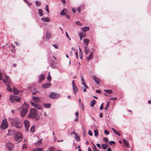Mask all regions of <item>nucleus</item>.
Instances as JSON below:
<instances>
[{
    "mask_svg": "<svg viewBox=\"0 0 151 151\" xmlns=\"http://www.w3.org/2000/svg\"><path fill=\"white\" fill-rule=\"evenodd\" d=\"M11 124L12 126L19 129L21 128L22 126L20 120L17 119H14L12 122Z\"/></svg>",
    "mask_w": 151,
    "mask_h": 151,
    "instance_id": "1",
    "label": "nucleus"
},
{
    "mask_svg": "<svg viewBox=\"0 0 151 151\" xmlns=\"http://www.w3.org/2000/svg\"><path fill=\"white\" fill-rule=\"evenodd\" d=\"M23 136L22 133L19 132H16L14 134V140L17 141L19 139V142H20L22 141V139L23 138Z\"/></svg>",
    "mask_w": 151,
    "mask_h": 151,
    "instance_id": "2",
    "label": "nucleus"
},
{
    "mask_svg": "<svg viewBox=\"0 0 151 151\" xmlns=\"http://www.w3.org/2000/svg\"><path fill=\"white\" fill-rule=\"evenodd\" d=\"M9 100L11 102L13 103L16 101L17 102H19L20 101V99L18 97V96H15L11 95Z\"/></svg>",
    "mask_w": 151,
    "mask_h": 151,
    "instance_id": "3",
    "label": "nucleus"
},
{
    "mask_svg": "<svg viewBox=\"0 0 151 151\" xmlns=\"http://www.w3.org/2000/svg\"><path fill=\"white\" fill-rule=\"evenodd\" d=\"M8 124L6 120L4 119L2 121L0 128L3 129H6L8 127Z\"/></svg>",
    "mask_w": 151,
    "mask_h": 151,
    "instance_id": "4",
    "label": "nucleus"
},
{
    "mask_svg": "<svg viewBox=\"0 0 151 151\" xmlns=\"http://www.w3.org/2000/svg\"><path fill=\"white\" fill-rule=\"evenodd\" d=\"M28 117L33 119L34 120H37L40 119L38 114H29Z\"/></svg>",
    "mask_w": 151,
    "mask_h": 151,
    "instance_id": "5",
    "label": "nucleus"
},
{
    "mask_svg": "<svg viewBox=\"0 0 151 151\" xmlns=\"http://www.w3.org/2000/svg\"><path fill=\"white\" fill-rule=\"evenodd\" d=\"M49 96L51 98L54 99L58 98L60 96V95L56 93L52 92L49 95Z\"/></svg>",
    "mask_w": 151,
    "mask_h": 151,
    "instance_id": "6",
    "label": "nucleus"
},
{
    "mask_svg": "<svg viewBox=\"0 0 151 151\" xmlns=\"http://www.w3.org/2000/svg\"><path fill=\"white\" fill-rule=\"evenodd\" d=\"M24 124L26 131L28 132L30 126V123L27 120H25L24 122Z\"/></svg>",
    "mask_w": 151,
    "mask_h": 151,
    "instance_id": "7",
    "label": "nucleus"
},
{
    "mask_svg": "<svg viewBox=\"0 0 151 151\" xmlns=\"http://www.w3.org/2000/svg\"><path fill=\"white\" fill-rule=\"evenodd\" d=\"M93 78L95 82L98 85H99L100 83V80L97 77L95 76L93 77Z\"/></svg>",
    "mask_w": 151,
    "mask_h": 151,
    "instance_id": "8",
    "label": "nucleus"
},
{
    "mask_svg": "<svg viewBox=\"0 0 151 151\" xmlns=\"http://www.w3.org/2000/svg\"><path fill=\"white\" fill-rule=\"evenodd\" d=\"M51 86V84L49 83H45L42 85V86L45 88H49Z\"/></svg>",
    "mask_w": 151,
    "mask_h": 151,
    "instance_id": "9",
    "label": "nucleus"
},
{
    "mask_svg": "<svg viewBox=\"0 0 151 151\" xmlns=\"http://www.w3.org/2000/svg\"><path fill=\"white\" fill-rule=\"evenodd\" d=\"M45 79V75L44 74H41L39 76V79L38 80V83H40L41 81Z\"/></svg>",
    "mask_w": 151,
    "mask_h": 151,
    "instance_id": "10",
    "label": "nucleus"
},
{
    "mask_svg": "<svg viewBox=\"0 0 151 151\" xmlns=\"http://www.w3.org/2000/svg\"><path fill=\"white\" fill-rule=\"evenodd\" d=\"M83 42L85 46L87 47L90 42V40L88 39H85L83 40Z\"/></svg>",
    "mask_w": 151,
    "mask_h": 151,
    "instance_id": "11",
    "label": "nucleus"
},
{
    "mask_svg": "<svg viewBox=\"0 0 151 151\" xmlns=\"http://www.w3.org/2000/svg\"><path fill=\"white\" fill-rule=\"evenodd\" d=\"M32 99L33 101L36 103L39 102V99L38 97H33Z\"/></svg>",
    "mask_w": 151,
    "mask_h": 151,
    "instance_id": "12",
    "label": "nucleus"
},
{
    "mask_svg": "<svg viewBox=\"0 0 151 151\" xmlns=\"http://www.w3.org/2000/svg\"><path fill=\"white\" fill-rule=\"evenodd\" d=\"M123 141L124 144L126 145L127 147L129 148V144L127 140L125 139H124L123 140Z\"/></svg>",
    "mask_w": 151,
    "mask_h": 151,
    "instance_id": "13",
    "label": "nucleus"
},
{
    "mask_svg": "<svg viewBox=\"0 0 151 151\" xmlns=\"http://www.w3.org/2000/svg\"><path fill=\"white\" fill-rule=\"evenodd\" d=\"M5 81L7 83H9L10 82V78L7 76H6L5 78Z\"/></svg>",
    "mask_w": 151,
    "mask_h": 151,
    "instance_id": "14",
    "label": "nucleus"
},
{
    "mask_svg": "<svg viewBox=\"0 0 151 151\" xmlns=\"http://www.w3.org/2000/svg\"><path fill=\"white\" fill-rule=\"evenodd\" d=\"M56 64L55 63V62H52L50 64V66L52 68H55L57 67Z\"/></svg>",
    "mask_w": 151,
    "mask_h": 151,
    "instance_id": "15",
    "label": "nucleus"
},
{
    "mask_svg": "<svg viewBox=\"0 0 151 151\" xmlns=\"http://www.w3.org/2000/svg\"><path fill=\"white\" fill-rule=\"evenodd\" d=\"M93 52H90L89 55L88 57H87L86 60L88 61L90 59H92L93 58Z\"/></svg>",
    "mask_w": 151,
    "mask_h": 151,
    "instance_id": "16",
    "label": "nucleus"
},
{
    "mask_svg": "<svg viewBox=\"0 0 151 151\" xmlns=\"http://www.w3.org/2000/svg\"><path fill=\"white\" fill-rule=\"evenodd\" d=\"M51 36L50 33L49 32H46V38L48 40Z\"/></svg>",
    "mask_w": 151,
    "mask_h": 151,
    "instance_id": "17",
    "label": "nucleus"
},
{
    "mask_svg": "<svg viewBox=\"0 0 151 151\" xmlns=\"http://www.w3.org/2000/svg\"><path fill=\"white\" fill-rule=\"evenodd\" d=\"M73 87V92L76 94L78 91V89L76 85Z\"/></svg>",
    "mask_w": 151,
    "mask_h": 151,
    "instance_id": "18",
    "label": "nucleus"
},
{
    "mask_svg": "<svg viewBox=\"0 0 151 151\" xmlns=\"http://www.w3.org/2000/svg\"><path fill=\"white\" fill-rule=\"evenodd\" d=\"M90 52V49L88 48L87 47H85V52L86 54H88Z\"/></svg>",
    "mask_w": 151,
    "mask_h": 151,
    "instance_id": "19",
    "label": "nucleus"
},
{
    "mask_svg": "<svg viewBox=\"0 0 151 151\" xmlns=\"http://www.w3.org/2000/svg\"><path fill=\"white\" fill-rule=\"evenodd\" d=\"M37 111L36 109L33 108L30 110V112L29 113H37Z\"/></svg>",
    "mask_w": 151,
    "mask_h": 151,
    "instance_id": "20",
    "label": "nucleus"
},
{
    "mask_svg": "<svg viewBox=\"0 0 151 151\" xmlns=\"http://www.w3.org/2000/svg\"><path fill=\"white\" fill-rule=\"evenodd\" d=\"M41 19L44 22H49L50 21V20L48 17H43Z\"/></svg>",
    "mask_w": 151,
    "mask_h": 151,
    "instance_id": "21",
    "label": "nucleus"
},
{
    "mask_svg": "<svg viewBox=\"0 0 151 151\" xmlns=\"http://www.w3.org/2000/svg\"><path fill=\"white\" fill-rule=\"evenodd\" d=\"M89 29L90 28L88 27H85L82 29V31L84 32H86L87 31H89Z\"/></svg>",
    "mask_w": 151,
    "mask_h": 151,
    "instance_id": "22",
    "label": "nucleus"
},
{
    "mask_svg": "<svg viewBox=\"0 0 151 151\" xmlns=\"http://www.w3.org/2000/svg\"><path fill=\"white\" fill-rule=\"evenodd\" d=\"M81 81H82L81 83H82V84L83 85V86L84 85H86V83L84 81L83 76V75L81 76Z\"/></svg>",
    "mask_w": 151,
    "mask_h": 151,
    "instance_id": "23",
    "label": "nucleus"
},
{
    "mask_svg": "<svg viewBox=\"0 0 151 151\" xmlns=\"http://www.w3.org/2000/svg\"><path fill=\"white\" fill-rule=\"evenodd\" d=\"M66 13V10L65 9H64L60 12V15H65Z\"/></svg>",
    "mask_w": 151,
    "mask_h": 151,
    "instance_id": "24",
    "label": "nucleus"
},
{
    "mask_svg": "<svg viewBox=\"0 0 151 151\" xmlns=\"http://www.w3.org/2000/svg\"><path fill=\"white\" fill-rule=\"evenodd\" d=\"M7 146L10 150H11V149L13 147V145L11 143L8 144Z\"/></svg>",
    "mask_w": 151,
    "mask_h": 151,
    "instance_id": "25",
    "label": "nucleus"
},
{
    "mask_svg": "<svg viewBox=\"0 0 151 151\" xmlns=\"http://www.w3.org/2000/svg\"><path fill=\"white\" fill-rule=\"evenodd\" d=\"M13 91L14 94H18L19 91L14 87L13 88Z\"/></svg>",
    "mask_w": 151,
    "mask_h": 151,
    "instance_id": "26",
    "label": "nucleus"
},
{
    "mask_svg": "<svg viewBox=\"0 0 151 151\" xmlns=\"http://www.w3.org/2000/svg\"><path fill=\"white\" fill-rule=\"evenodd\" d=\"M27 109H26L23 108L21 111V113H27Z\"/></svg>",
    "mask_w": 151,
    "mask_h": 151,
    "instance_id": "27",
    "label": "nucleus"
},
{
    "mask_svg": "<svg viewBox=\"0 0 151 151\" xmlns=\"http://www.w3.org/2000/svg\"><path fill=\"white\" fill-rule=\"evenodd\" d=\"M104 91L109 94L113 93V91L111 90H104Z\"/></svg>",
    "mask_w": 151,
    "mask_h": 151,
    "instance_id": "28",
    "label": "nucleus"
},
{
    "mask_svg": "<svg viewBox=\"0 0 151 151\" xmlns=\"http://www.w3.org/2000/svg\"><path fill=\"white\" fill-rule=\"evenodd\" d=\"M96 103V101L95 100H92L90 103V105L91 106H93Z\"/></svg>",
    "mask_w": 151,
    "mask_h": 151,
    "instance_id": "29",
    "label": "nucleus"
},
{
    "mask_svg": "<svg viewBox=\"0 0 151 151\" xmlns=\"http://www.w3.org/2000/svg\"><path fill=\"white\" fill-rule=\"evenodd\" d=\"M39 14L40 16H42L43 15V12L42 9H38Z\"/></svg>",
    "mask_w": 151,
    "mask_h": 151,
    "instance_id": "30",
    "label": "nucleus"
},
{
    "mask_svg": "<svg viewBox=\"0 0 151 151\" xmlns=\"http://www.w3.org/2000/svg\"><path fill=\"white\" fill-rule=\"evenodd\" d=\"M47 79L49 82H50L51 80L52 77L51 76L50 73H48V75L47 78Z\"/></svg>",
    "mask_w": 151,
    "mask_h": 151,
    "instance_id": "31",
    "label": "nucleus"
},
{
    "mask_svg": "<svg viewBox=\"0 0 151 151\" xmlns=\"http://www.w3.org/2000/svg\"><path fill=\"white\" fill-rule=\"evenodd\" d=\"M36 109H37L39 110H41L42 109V107L41 106L37 104V106L35 107Z\"/></svg>",
    "mask_w": 151,
    "mask_h": 151,
    "instance_id": "32",
    "label": "nucleus"
},
{
    "mask_svg": "<svg viewBox=\"0 0 151 151\" xmlns=\"http://www.w3.org/2000/svg\"><path fill=\"white\" fill-rule=\"evenodd\" d=\"M101 146L102 147L104 150L106 149L107 147V145H106L105 144H103Z\"/></svg>",
    "mask_w": 151,
    "mask_h": 151,
    "instance_id": "33",
    "label": "nucleus"
},
{
    "mask_svg": "<svg viewBox=\"0 0 151 151\" xmlns=\"http://www.w3.org/2000/svg\"><path fill=\"white\" fill-rule=\"evenodd\" d=\"M30 130L32 132H34L35 131V127L33 125L32 127H31L30 128Z\"/></svg>",
    "mask_w": 151,
    "mask_h": 151,
    "instance_id": "34",
    "label": "nucleus"
},
{
    "mask_svg": "<svg viewBox=\"0 0 151 151\" xmlns=\"http://www.w3.org/2000/svg\"><path fill=\"white\" fill-rule=\"evenodd\" d=\"M79 36L80 37H83L85 36V35L83 33L80 32L79 33Z\"/></svg>",
    "mask_w": 151,
    "mask_h": 151,
    "instance_id": "35",
    "label": "nucleus"
},
{
    "mask_svg": "<svg viewBox=\"0 0 151 151\" xmlns=\"http://www.w3.org/2000/svg\"><path fill=\"white\" fill-rule=\"evenodd\" d=\"M44 106L46 108H49L50 107L51 105L49 104H44Z\"/></svg>",
    "mask_w": 151,
    "mask_h": 151,
    "instance_id": "36",
    "label": "nucleus"
},
{
    "mask_svg": "<svg viewBox=\"0 0 151 151\" xmlns=\"http://www.w3.org/2000/svg\"><path fill=\"white\" fill-rule=\"evenodd\" d=\"M94 135L95 136H97L98 134V130L97 129H95L94 130Z\"/></svg>",
    "mask_w": 151,
    "mask_h": 151,
    "instance_id": "37",
    "label": "nucleus"
},
{
    "mask_svg": "<svg viewBox=\"0 0 151 151\" xmlns=\"http://www.w3.org/2000/svg\"><path fill=\"white\" fill-rule=\"evenodd\" d=\"M109 104L110 102L109 101L107 102V104H106V106L104 107L105 110H106L107 109V108H108V106L109 105Z\"/></svg>",
    "mask_w": 151,
    "mask_h": 151,
    "instance_id": "38",
    "label": "nucleus"
},
{
    "mask_svg": "<svg viewBox=\"0 0 151 151\" xmlns=\"http://www.w3.org/2000/svg\"><path fill=\"white\" fill-rule=\"evenodd\" d=\"M76 118L74 120V121L76 122H77L78 121V117L79 116V114H76Z\"/></svg>",
    "mask_w": 151,
    "mask_h": 151,
    "instance_id": "39",
    "label": "nucleus"
},
{
    "mask_svg": "<svg viewBox=\"0 0 151 151\" xmlns=\"http://www.w3.org/2000/svg\"><path fill=\"white\" fill-rule=\"evenodd\" d=\"M7 90L10 92H11L12 91V88L11 87L9 86L8 85L7 88Z\"/></svg>",
    "mask_w": 151,
    "mask_h": 151,
    "instance_id": "40",
    "label": "nucleus"
},
{
    "mask_svg": "<svg viewBox=\"0 0 151 151\" xmlns=\"http://www.w3.org/2000/svg\"><path fill=\"white\" fill-rule=\"evenodd\" d=\"M113 131H114V132L116 134L119 135V136H120V133L119 132H116V131L114 130V129H113V128H112Z\"/></svg>",
    "mask_w": 151,
    "mask_h": 151,
    "instance_id": "41",
    "label": "nucleus"
},
{
    "mask_svg": "<svg viewBox=\"0 0 151 151\" xmlns=\"http://www.w3.org/2000/svg\"><path fill=\"white\" fill-rule=\"evenodd\" d=\"M35 2L37 6H40L41 5V3L39 1H36Z\"/></svg>",
    "mask_w": 151,
    "mask_h": 151,
    "instance_id": "42",
    "label": "nucleus"
},
{
    "mask_svg": "<svg viewBox=\"0 0 151 151\" xmlns=\"http://www.w3.org/2000/svg\"><path fill=\"white\" fill-rule=\"evenodd\" d=\"M42 148H37L36 150L34 151H42Z\"/></svg>",
    "mask_w": 151,
    "mask_h": 151,
    "instance_id": "43",
    "label": "nucleus"
},
{
    "mask_svg": "<svg viewBox=\"0 0 151 151\" xmlns=\"http://www.w3.org/2000/svg\"><path fill=\"white\" fill-rule=\"evenodd\" d=\"M31 104L35 107L36 106H37V104H35V103L33 102L32 101H31Z\"/></svg>",
    "mask_w": 151,
    "mask_h": 151,
    "instance_id": "44",
    "label": "nucleus"
},
{
    "mask_svg": "<svg viewBox=\"0 0 151 151\" xmlns=\"http://www.w3.org/2000/svg\"><path fill=\"white\" fill-rule=\"evenodd\" d=\"M93 151H97V150H97V147H96V146H94L93 147Z\"/></svg>",
    "mask_w": 151,
    "mask_h": 151,
    "instance_id": "45",
    "label": "nucleus"
},
{
    "mask_svg": "<svg viewBox=\"0 0 151 151\" xmlns=\"http://www.w3.org/2000/svg\"><path fill=\"white\" fill-rule=\"evenodd\" d=\"M76 24L78 25L82 26V24L79 21H77L76 22Z\"/></svg>",
    "mask_w": 151,
    "mask_h": 151,
    "instance_id": "46",
    "label": "nucleus"
},
{
    "mask_svg": "<svg viewBox=\"0 0 151 151\" xmlns=\"http://www.w3.org/2000/svg\"><path fill=\"white\" fill-rule=\"evenodd\" d=\"M104 133L106 135H109V132L107 130H105Z\"/></svg>",
    "mask_w": 151,
    "mask_h": 151,
    "instance_id": "47",
    "label": "nucleus"
},
{
    "mask_svg": "<svg viewBox=\"0 0 151 151\" xmlns=\"http://www.w3.org/2000/svg\"><path fill=\"white\" fill-rule=\"evenodd\" d=\"M88 134L90 135V136H92L93 135V132H92L91 131V130H89L88 131Z\"/></svg>",
    "mask_w": 151,
    "mask_h": 151,
    "instance_id": "48",
    "label": "nucleus"
},
{
    "mask_svg": "<svg viewBox=\"0 0 151 151\" xmlns=\"http://www.w3.org/2000/svg\"><path fill=\"white\" fill-rule=\"evenodd\" d=\"M109 144L110 145H112L113 144H115V142L114 141H110L109 142Z\"/></svg>",
    "mask_w": 151,
    "mask_h": 151,
    "instance_id": "49",
    "label": "nucleus"
},
{
    "mask_svg": "<svg viewBox=\"0 0 151 151\" xmlns=\"http://www.w3.org/2000/svg\"><path fill=\"white\" fill-rule=\"evenodd\" d=\"M75 139L77 141H79L80 140V138L78 137H76L75 138Z\"/></svg>",
    "mask_w": 151,
    "mask_h": 151,
    "instance_id": "50",
    "label": "nucleus"
},
{
    "mask_svg": "<svg viewBox=\"0 0 151 151\" xmlns=\"http://www.w3.org/2000/svg\"><path fill=\"white\" fill-rule=\"evenodd\" d=\"M24 1L26 2V3H27V4L29 6V5H31V3H28V1H27V0H24Z\"/></svg>",
    "mask_w": 151,
    "mask_h": 151,
    "instance_id": "51",
    "label": "nucleus"
},
{
    "mask_svg": "<svg viewBox=\"0 0 151 151\" xmlns=\"http://www.w3.org/2000/svg\"><path fill=\"white\" fill-rule=\"evenodd\" d=\"M27 147V145L25 144H24L23 145V146H22V148L23 149H25Z\"/></svg>",
    "mask_w": 151,
    "mask_h": 151,
    "instance_id": "52",
    "label": "nucleus"
},
{
    "mask_svg": "<svg viewBox=\"0 0 151 151\" xmlns=\"http://www.w3.org/2000/svg\"><path fill=\"white\" fill-rule=\"evenodd\" d=\"M28 104H24V105L23 106V107H28Z\"/></svg>",
    "mask_w": 151,
    "mask_h": 151,
    "instance_id": "53",
    "label": "nucleus"
},
{
    "mask_svg": "<svg viewBox=\"0 0 151 151\" xmlns=\"http://www.w3.org/2000/svg\"><path fill=\"white\" fill-rule=\"evenodd\" d=\"M103 140L105 142H107L108 141V139L106 137H104Z\"/></svg>",
    "mask_w": 151,
    "mask_h": 151,
    "instance_id": "54",
    "label": "nucleus"
},
{
    "mask_svg": "<svg viewBox=\"0 0 151 151\" xmlns=\"http://www.w3.org/2000/svg\"><path fill=\"white\" fill-rule=\"evenodd\" d=\"M97 146L99 148V149H101V146L100 144L98 143L96 144Z\"/></svg>",
    "mask_w": 151,
    "mask_h": 151,
    "instance_id": "55",
    "label": "nucleus"
},
{
    "mask_svg": "<svg viewBox=\"0 0 151 151\" xmlns=\"http://www.w3.org/2000/svg\"><path fill=\"white\" fill-rule=\"evenodd\" d=\"M45 10L46 11L49 10V7L48 5H46L45 7Z\"/></svg>",
    "mask_w": 151,
    "mask_h": 151,
    "instance_id": "56",
    "label": "nucleus"
},
{
    "mask_svg": "<svg viewBox=\"0 0 151 151\" xmlns=\"http://www.w3.org/2000/svg\"><path fill=\"white\" fill-rule=\"evenodd\" d=\"M101 92V91L100 90H96V92L97 93H100Z\"/></svg>",
    "mask_w": 151,
    "mask_h": 151,
    "instance_id": "57",
    "label": "nucleus"
},
{
    "mask_svg": "<svg viewBox=\"0 0 151 151\" xmlns=\"http://www.w3.org/2000/svg\"><path fill=\"white\" fill-rule=\"evenodd\" d=\"M79 50L80 53L81 54H82L83 53H82V51L81 50V48L80 47H79Z\"/></svg>",
    "mask_w": 151,
    "mask_h": 151,
    "instance_id": "58",
    "label": "nucleus"
},
{
    "mask_svg": "<svg viewBox=\"0 0 151 151\" xmlns=\"http://www.w3.org/2000/svg\"><path fill=\"white\" fill-rule=\"evenodd\" d=\"M52 45L54 47L55 49H57V48H58V46L57 45H54V44H53Z\"/></svg>",
    "mask_w": 151,
    "mask_h": 151,
    "instance_id": "59",
    "label": "nucleus"
},
{
    "mask_svg": "<svg viewBox=\"0 0 151 151\" xmlns=\"http://www.w3.org/2000/svg\"><path fill=\"white\" fill-rule=\"evenodd\" d=\"M65 33L66 37L68 38H69V37L68 33L67 32H66Z\"/></svg>",
    "mask_w": 151,
    "mask_h": 151,
    "instance_id": "60",
    "label": "nucleus"
},
{
    "mask_svg": "<svg viewBox=\"0 0 151 151\" xmlns=\"http://www.w3.org/2000/svg\"><path fill=\"white\" fill-rule=\"evenodd\" d=\"M72 84H73V86H76V85L75 84V82H74V81H72Z\"/></svg>",
    "mask_w": 151,
    "mask_h": 151,
    "instance_id": "61",
    "label": "nucleus"
},
{
    "mask_svg": "<svg viewBox=\"0 0 151 151\" xmlns=\"http://www.w3.org/2000/svg\"><path fill=\"white\" fill-rule=\"evenodd\" d=\"M66 17L67 18H68V19H69L70 17V16L69 15H66Z\"/></svg>",
    "mask_w": 151,
    "mask_h": 151,
    "instance_id": "62",
    "label": "nucleus"
},
{
    "mask_svg": "<svg viewBox=\"0 0 151 151\" xmlns=\"http://www.w3.org/2000/svg\"><path fill=\"white\" fill-rule=\"evenodd\" d=\"M14 43L16 44V45H17V46H19V43L18 42H15Z\"/></svg>",
    "mask_w": 151,
    "mask_h": 151,
    "instance_id": "63",
    "label": "nucleus"
},
{
    "mask_svg": "<svg viewBox=\"0 0 151 151\" xmlns=\"http://www.w3.org/2000/svg\"><path fill=\"white\" fill-rule=\"evenodd\" d=\"M111 150L110 148H108L107 150V151H111Z\"/></svg>",
    "mask_w": 151,
    "mask_h": 151,
    "instance_id": "64",
    "label": "nucleus"
}]
</instances>
